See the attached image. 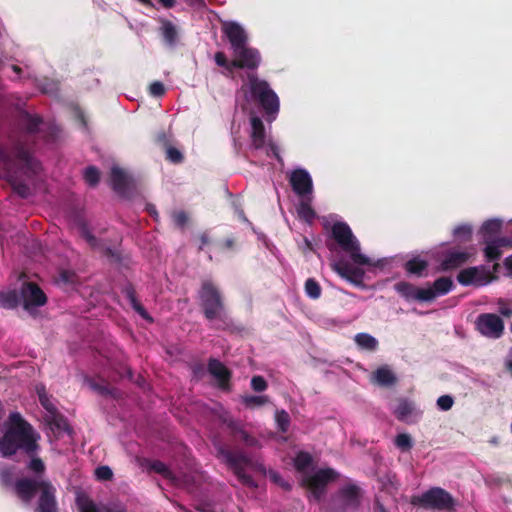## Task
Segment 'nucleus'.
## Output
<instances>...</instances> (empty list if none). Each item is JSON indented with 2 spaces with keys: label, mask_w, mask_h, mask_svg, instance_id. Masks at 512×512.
Segmentation results:
<instances>
[{
  "label": "nucleus",
  "mask_w": 512,
  "mask_h": 512,
  "mask_svg": "<svg viewBox=\"0 0 512 512\" xmlns=\"http://www.w3.org/2000/svg\"><path fill=\"white\" fill-rule=\"evenodd\" d=\"M4 426L5 431L0 438L1 457L11 458L18 451L27 456L38 454L40 434L19 412H11Z\"/></svg>",
  "instance_id": "nucleus-1"
},
{
  "label": "nucleus",
  "mask_w": 512,
  "mask_h": 512,
  "mask_svg": "<svg viewBox=\"0 0 512 512\" xmlns=\"http://www.w3.org/2000/svg\"><path fill=\"white\" fill-rule=\"evenodd\" d=\"M0 163L13 191L21 198H28L31 195L30 187L21 181L18 175L31 177L39 169V164L26 145L18 141L9 148H0Z\"/></svg>",
  "instance_id": "nucleus-2"
},
{
  "label": "nucleus",
  "mask_w": 512,
  "mask_h": 512,
  "mask_svg": "<svg viewBox=\"0 0 512 512\" xmlns=\"http://www.w3.org/2000/svg\"><path fill=\"white\" fill-rule=\"evenodd\" d=\"M14 493L25 504L37 495L34 512H58L57 489L43 477H21L14 484Z\"/></svg>",
  "instance_id": "nucleus-3"
},
{
  "label": "nucleus",
  "mask_w": 512,
  "mask_h": 512,
  "mask_svg": "<svg viewBox=\"0 0 512 512\" xmlns=\"http://www.w3.org/2000/svg\"><path fill=\"white\" fill-rule=\"evenodd\" d=\"M198 296L204 317L210 322L216 321L215 329L227 330L232 327V319L226 312L223 296L211 280L202 281Z\"/></svg>",
  "instance_id": "nucleus-4"
},
{
  "label": "nucleus",
  "mask_w": 512,
  "mask_h": 512,
  "mask_svg": "<svg viewBox=\"0 0 512 512\" xmlns=\"http://www.w3.org/2000/svg\"><path fill=\"white\" fill-rule=\"evenodd\" d=\"M234 59L228 60L226 54L218 51L214 55V61L217 66L222 67L225 76H231L235 69L255 70L261 63V55L255 48L248 47L247 44L240 49L233 51Z\"/></svg>",
  "instance_id": "nucleus-5"
},
{
  "label": "nucleus",
  "mask_w": 512,
  "mask_h": 512,
  "mask_svg": "<svg viewBox=\"0 0 512 512\" xmlns=\"http://www.w3.org/2000/svg\"><path fill=\"white\" fill-rule=\"evenodd\" d=\"M331 235L339 247L350 255L355 264L370 265L369 258L361 253L359 241L347 223L335 222L331 228Z\"/></svg>",
  "instance_id": "nucleus-6"
},
{
  "label": "nucleus",
  "mask_w": 512,
  "mask_h": 512,
  "mask_svg": "<svg viewBox=\"0 0 512 512\" xmlns=\"http://www.w3.org/2000/svg\"><path fill=\"white\" fill-rule=\"evenodd\" d=\"M410 503L426 510L447 512H453L456 505L453 496L440 487L430 488L421 495H413Z\"/></svg>",
  "instance_id": "nucleus-7"
},
{
  "label": "nucleus",
  "mask_w": 512,
  "mask_h": 512,
  "mask_svg": "<svg viewBox=\"0 0 512 512\" xmlns=\"http://www.w3.org/2000/svg\"><path fill=\"white\" fill-rule=\"evenodd\" d=\"M251 99L257 103L267 115L279 111V98L270 88L267 81L259 79L255 74H248Z\"/></svg>",
  "instance_id": "nucleus-8"
},
{
  "label": "nucleus",
  "mask_w": 512,
  "mask_h": 512,
  "mask_svg": "<svg viewBox=\"0 0 512 512\" xmlns=\"http://www.w3.org/2000/svg\"><path fill=\"white\" fill-rule=\"evenodd\" d=\"M217 457L225 462L244 486L257 487V483L252 476L245 472V467L251 464V460L244 452L232 451L224 445H219L217 447Z\"/></svg>",
  "instance_id": "nucleus-9"
},
{
  "label": "nucleus",
  "mask_w": 512,
  "mask_h": 512,
  "mask_svg": "<svg viewBox=\"0 0 512 512\" xmlns=\"http://www.w3.org/2000/svg\"><path fill=\"white\" fill-rule=\"evenodd\" d=\"M475 329L486 338L499 339L504 334L505 324L495 313H481L475 320Z\"/></svg>",
  "instance_id": "nucleus-10"
},
{
  "label": "nucleus",
  "mask_w": 512,
  "mask_h": 512,
  "mask_svg": "<svg viewBox=\"0 0 512 512\" xmlns=\"http://www.w3.org/2000/svg\"><path fill=\"white\" fill-rule=\"evenodd\" d=\"M494 276L485 266H474L462 269L457 275V281L463 286H485Z\"/></svg>",
  "instance_id": "nucleus-11"
},
{
  "label": "nucleus",
  "mask_w": 512,
  "mask_h": 512,
  "mask_svg": "<svg viewBox=\"0 0 512 512\" xmlns=\"http://www.w3.org/2000/svg\"><path fill=\"white\" fill-rule=\"evenodd\" d=\"M23 308L29 311L33 307H41L47 303V296L38 284L24 282L20 289Z\"/></svg>",
  "instance_id": "nucleus-12"
},
{
  "label": "nucleus",
  "mask_w": 512,
  "mask_h": 512,
  "mask_svg": "<svg viewBox=\"0 0 512 512\" xmlns=\"http://www.w3.org/2000/svg\"><path fill=\"white\" fill-rule=\"evenodd\" d=\"M472 256L473 252L467 249L460 250L455 247L449 248L442 253L440 269L442 271L455 270L466 264Z\"/></svg>",
  "instance_id": "nucleus-13"
},
{
  "label": "nucleus",
  "mask_w": 512,
  "mask_h": 512,
  "mask_svg": "<svg viewBox=\"0 0 512 512\" xmlns=\"http://www.w3.org/2000/svg\"><path fill=\"white\" fill-rule=\"evenodd\" d=\"M222 32L227 37L233 51L242 48L248 42L246 31L237 22H224L222 24Z\"/></svg>",
  "instance_id": "nucleus-14"
},
{
  "label": "nucleus",
  "mask_w": 512,
  "mask_h": 512,
  "mask_svg": "<svg viewBox=\"0 0 512 512\" xmlns=\"http://www.w3.org/2000/svg\"><path fill=\"white\" fill-rule=\"evenodd\" d=\"M293 191L299 196L311 194L313 191V182L307 170L298 168L291 172L289 178Z\"/></svg>",
  "instance_id": "nucleus-15"
},
{
  "label": "nucleus",
  "mask_w": 512,
  "mask_h": 512,
  "mask_svg": "<svg viewBox=\"0 0 512 512\" xmlns=\"http://www.w3.org/2000/svg\"><path fill=\"white\" fill-rule=\"evenodd\" d=\"M331 266L332 269L343 279L347 280L355 286H364V271L361 268L354 267L345 261L335 262Z\"/></svg>",
  "instance_id": "nucleus-16"
},
{
  "label": "nucleus",
  "mask_w": 512,
  "mask_h": 512,
  "mask_svg": "<svg viewBox=\"0 0 512 512\" xmlns=\"http://www.w3.org/2000/svg\"><path fill=\"white\" fill-rule=\"evenodd\" d=\"M395 291L407 301L426 302L432 296L430 291L418 288L407 281H400L394 285Z\"/></svg>",
  "instance_id": "nucleus-17"
},
{
  "label": "nucleus",
  "mask_w": 512,
  "mask_h": 512,
  "mask_svg": "<svg viewBox=\"0 0 512 512\" xmlns=\"http://www.w3.org/2000/svg\"><path fill=\"white\" fill-rule=\"evenodd\" d=\"M361 489L355 484H348L338 493V501L344 510H356L360 505Z\"/></svg>",
  "instance_id": "nucleus-18"
},
{
  "label": "nucleus",
  "mask_w": 512,
  "mask_h": 512,
  "mask_svg": "<svg viewBox=\"0 0 512 512\" xmlns=\"http://www.w3.org/2000/svg\"><path fill=\"white\" fill-rule=\"evenodd\" d=\"M338 473L332 468H325L318 470L312 476L307 477L304 480V484L308 489H325L328 483L336 480Z\"/></svg>",
  "instance_id": "nucleus-19"
},
{
  "label": "nucleus",
  "mask_w": 512,
  "mask_h": 512,
  "mask_svg": "<svg viewBox=\"0 0 512 512\" xmlns=\"http://www.w3.org/2000/svg\"><path fill=\"white\" fill-rule=\"evenodd\" d=\"M208 372L218 381V386L221 389L229 388L232 374L222 362L211 358L208 362Z\"/></svg>",
  "instance_id": "nucleus-20"
},
{
  "label": "nucleus",
  "mask_w": 512,
  "mask_h": 512,
  "mask_svg": "<svg viewBox=\"0 0 512 512\" xmlns=\"http://www.w3.org/2000/svg\"><path fill=\"white\" fill-rule=\"evenodd\" d=\"M130 184L131 179L123 169L119 167H113L111 169L110 185L117 194L125 195L130 188Z\"/></svg>",
  "instance_id": "nucleus-21"
},
{
  "label": "nucleus",
  "mask_w": 512,
  "mask_h": 512,
  "mask_svg": "<svg viewBox=\"0 0 512 512\" xmlns=\"http://www.w3.org/2000/svg\"><path fill=\"white\" fill-rule=\"evenodd\" d=\"M454 287L453 280L450 277L442 276L436 279L431 286L424 288L425 291H430L431 297L426 302L434 301L438 296L448 294Z\"/></svg>",
  "instance_id": "nucleus-22"
},
{
  "label": "nucleus",
  "mask_w": 512,
  "mask_h": 512,
  "mask_svg": "<svg viewBox=\"0 0 512 512\" xmlns=\"http://www.w3.org/2000/svg\"><path fill=\"white\" fill-rule=\"evenodd\" d=\"M79 232H80V236L85 239V241L88 243V245L92 248V249H99V250H103L104 251V254L108 257H115L116 256V253L114 252L113 249H111L110 247H104L102 245V242L101 240H99L96 236H94L90 230H89V227L86 223H81L80 226H79Z\"/></svg>",
  "instance_id": "nucleus-23"
},
{
  "label": "nucleus",
  "mask_w": 512,
  "mask_h": 512,
  "mask_svg": "<svg viewBox=\"0 0 512 512\" xmlns=\"http://www.w3.org/2000/svg\"><path fill=\"white\" fill-rule=\"evenodd\" d=\"M251 140L252 146L255 149H261L265 143V127L262 120L259 117L251 118Z\"/></svg>",
  "instance_id": "nucleus-24"
},
{
  "label": "nucleus",
  "mask_w": 512,
  "mask_h": 512,
  "mask_svg": "<svg viewBox=\"0 0 512 512\" xmlns=\"http://www.w3.org/2000/svg\"><path fill=\"white\" fill-rule=\"evenodd\" d=\"M429 263L427 260L420 258L419 256L413 257L404 264V269L409 275L417 277L426 276Z\"/></svg>",
  "instance_id": "nucleus-25"
},
{
  "label": "nucleus",
  "mask_w": 512,
  "mask_h": 512,
  "mask_svg": "<svg viewBox=\"0 0 512 512\" xmlns=\"http://www.w3.org/2000/svg\"><path fill=\"white\" fill-rule=\"evenodd\" d=\"M123 294L130 302L132 308L144 319L152 320L149 316L147 310L143 307V305L139 302L136 296V291L134 286L131 283H128L123 288Z\"/></svg>",
  "instance_id": "nucleus-26"
},
{
  "label": "nucleus",
  "mask_w": 512,
  "mask_h": 512,
  "mask_svg": "<svg viewBox=\"0 0 512 512\" xmlns=\"http://www.w3.org/2000/svg\"><path fill=\"white\" fill-rule=\"evenodd\" d=\"M373 381L383 387H390L397 381L395 374L387 367H379L372 375Z\"/></svg>",
  "instance_id": "nucleus-27"
},
{
  "label": "nucleus",
  "mask_w": 512,
  "mask_h": 512,
  "mask_svg": "<svg viewBox=\"0 0 512 512\" xmlns=\"http://www.w3.org/2000/svg\"><path fill=\"white\" fill-rule=\"evenodd\" d=\"M21 303V293L17 290L0 291V307L13 310Z\"/></svg>",
  "instance_id": "nucleus-28"
},
{
  "label": "nucleus",
  "mask_w": 512,
  "mask_h": 512,
  "mask_svg": "<svg viewBox=\"0 0 512 512\" xmlns=\"http://www.w3.org/2000/svg\"><path fill=\"white\" fill-rule=\"evenodd\" d=\"M87 383L94 392L101 396L111 397L114 399L119 397V391L116 388L110 386L104 380L99 382L94 379H89Z\"/></svg>",
  "instance_id": "nucleus-29"
},
{
  "label": "nucleus",
  "mask_w": 512,
  "mask_h": 512,
  "mask_svg": "<svg viewBox=\"0 0 512 512\" xmlns=\"http://www.w3.org/2000/svg\"><path fill=\"white\" fill-rule=\"evenodd\" d=\"M502 222L498 219H490L485 221L481 228L480 233L483 236L484 242L491 240L493 236L498 234L501 230Z\"/></svg>",
  "instance_id": "nucleus-30"
},
{
  "label": "nucleus",
  "mask_w": 512,
  "mask_h": 512,
  "mask_svg": "<svg viewBox=\"0 0 512 512\" xmlns=\"http://www.w3.org/2000/svg\"><path fill=\"white\" fill-rule=\"evenodd\" d=\"M355 343L363 350L373 352L378 348V341L368 333H358L355 335Z\"/></svg>",
  "instance_id": "nucleus-31"
},
{
  "label": "nucleus",
  "mask_w": 512,
  "mask_h": 512,
  "mask_svg": "<svg viewBox=\"0 0 512 512\" xmlns=\"http://www.w3.org/2000/svg\"><path fill=\"white\" fill-rule=\"evenodd\" d=\"M413 405L406 399H399L393 413L399 421H406L413 412Z\"/></svg>",
  "instance_id": "nucleus-32"
},
{
  "label": "nucleus",
  "mask_w": 512,
  "mask_h": 512,
  "mask_svg": "<svg viewBox=\"0 0 512 512\" xmlns=\"http://www.w3.org/2000/svg\"><path fill=\"white\" fill-rule=\"evenodd\" d=\"M242 403L249 409L261 407L269 403L267 395H246L242 397Z\"/></svg>",
  "instance_id": "nucleus-33"
},
{
  "label": "nucleus",
  "mask_w": 512,
  "mask_h": 512,
  "mask_svg": "<svg viewBox=\"0 0 512 512\" xmlns=\"http://www.w3.org/2000/svg\"><path fill=\"white\" fill-rule=\"evenodd\" d=\"M147 467L150 471H153V472L163 476L166 479L174 478L172 471L162 461H159V460L148 461Z\"/></svg>",
  "instance_id": "nucleus-34"
},
{
  "label": "nucleus",
  "mask_w": 512,
  "mask_h": 512,
  "mask_svg": "<svg viewBox=\"0 0 512 512\" xmlns=\"http://www.w3.org/2000/svg\"><path fill=\"white\" fill-rule=\"evenodd\" d=\"M485 243L484 255L486 260L489 262L499 260L502 256V252L495 240H487Z\"/></svg>",
  "instance_id": "nucleus-35"
},
{
  "label": "nucleus",
  "mask_w": 512,
  "mask_h": 512,
  "mask_svg": "<svg viewBox=\"0 0 512 512\" xmlns=\"http://www.w3.org/2000/svg\"><path fill=\"white\" fill-rule=\"evenodd\" d=\"M313 459L308 452L300 451L294 459V466L297 471L304 472L312 465Z\"/></svg>",
  "instance_id": "nucleus-36"
},
{
  "label": "nucleus",
  "mask_w": 512,
  "mask_h": 512,
  "mask_svg": "<svg viewBox=\"0 0 512 512\" xmlns=\"http://www.w3.org/2000/svg\"><path fill=\"white\" fill-rule=\"evenodd\" d=\"M14 466L3 465L0 467V483L4 487H13L16 481H13Z\"/></svg>",
  "instance_id": "nucleus-37"
},
{
  "label": "nucleus",
  "mask_w": 512,
  "mask_h": 512,
  "mask_svg": "<svg viewBox=\"0 0 512 512\" xmlns=\"http://www.w3.org/2000/svg\"><path fill=\"white\" fill-rule=\"evenodd\" d=\"M76 504L80 512H99L95 503L85 494L76 497Z\"/></svg>",
  "instance_id": "nucleus-38"
},
{
  "label": "nucleus",
  "mask_w": 512,
  "mask_h": 512,
  "mask_svg": "<svg viewBox=\"0 0 512 512\" xmlns=\"http://www.w3.org/2000/svg\"><path fill=\"white\" fill-rule=\"evenodd\" d=\"M31 459L27 464L28 470L35 474L34 477H41L45 473L46 466L41 458L36 455L29 456Z\"/></svg>",
  "instance_id": "nucleus-39"
},
{
  "label": "nucleus",
  "mask_w": 512,
  "mask_h": 512,
  "mask_svg": "<svg viewBox=\"0 0 512 512\" xmlns=\"http://www.w3.org/2000/svg\"><path fill=\"white\" fill-rule=\"evenodd\" d=\"M162 36L168 45H175L178 34L175 26L171 22L167 21L164 23L162 27Z\"/></svg>",
  "instance_id": "nucleus-40"
},
{
  "label": "nucleus",
  "mask_w": 512,
  "mask_h": 512,
  "mask_svg": "<svg viewBox=\"0 0 512 512\" xmlns=\"http://www.w3.org/2000/svg\"><path fill=\"white\" fill-rule=\"evenodd\" d=\"M41 123H42V118L40 116L25 113L24 124H25L26 131L29 134L37 133L39 131V126Z\"/></svg>",
  "instance_id": "nucleus-41"
},
{
  "label": "nucleus",
  "mask_w": 512,
  "mask_h": 512,
  "mask_svg": "<svg viewBox=\"0 0 512 512\" xmlns=\"http://www.w3.org/2000/svg\"><path fill=\"white\" fill-rule=\"evenodd\" d=\"M165 153V159L172 164H181L184 161V154L175 146H167L163 150Z\"/></svg>",
  "instance_id": "nucleus-42"
},
{
  "label": "nucleus",
  "mask_w": 512,
  "mask_h": 512,
  "mask_svg": "<svg viewBox=\"0 0 512 512\" xmlns=\"http://www.w3.org/2000/svg\"><path fill=\"white\" fill-rule=\"evenodd\" d=\"M305 293L311 299H318L321 296V286L314 278H308L305 282Z\"/></svg>",
  "instance_id": "nucleus-43"
},
{
  "label": "nucleus",
  "mask_w": 512,
  "mask_h": 512,
  "mask_svg": "<svg viewBox=\"0 0 512 512\" xmlns=\"http://www.w3.org/2000/svg\"><path fill=\"white\" fill-rule=\"evenodd\" d=\"M395 446L402 452L410 451L413 447V440L407 433H400L395 437Z\"/></svg>",
  "instance_id": "nucleus-44"
},
{
  "label": "nucleus",
  "mask_w": 512,
  "mask_h": 512,
  "mask_svg": "<svg viewBox=\"0 0 512 512\" xmlns=\"http://www.w3.org/2000/svg\"><path fill=\"white\" fill-rule=\"evenodd\" d=\"M456 239L462 242H469L472 239V227L470 225H459L453 230Z\"/></svg>",
  "instance_id": "nucleus-45"
},
{
  "label": "nucleus",
  "mask_w": 512,
  "mask_h": 512,
  "mask_svg": "<svg viewBox=\"0 0 512 512\" xmlns=\"http://www.w3.org/2000/svg\"><path fill=\"white\" fill-rule=\"evenodd\" d=\"M84 179L89 186H97L100 181L99 170L95 166H88L84 171Z\"/></svg>",
  "instance_id": "nucleus-46"
},
{
  "label": "nucleus",
  "mask_w": 512,
  "mask_h": 512,
  "mask_svg": "<svg viewBox=\"0 0 512 512\" xmlns=\"http://www.w3.org/2000/svg\"><path fill=\"white\" fill-rule=\"evenodd\" d=\"M275 420L278 426V429L285 433L288 431L290 426V416L288 412L285 410L276 411Z\"/></svg>",
  "instance_id": "nucleus-47"
},
{
  "label": "nucleus",
  "mask_w": 512,
  "mask_h": 512,
  "mask_svg": "<svg viewBox=\"0 0 512 512\" xmlns=\"http://www.w3.org/2000/svg\"><path fill=\"white\" fill-rule=\"evenodd\" d=\"M298 214L300 218L307 222H311L315 217L316 213L308 202L302 201L299 204Z\"/></svg>",
  "instance_id": "nucleus-48"
},
{
  "label": "nucleus",
  "mask_w": 512,
  "mask_h": 512,
  "mask_svg": "<svg viewBox=\"0 0 512 512\" xmlns=\"http://www.w3.org/2000/svg\"><path fill=\"white\" fill-rule=\"evenodd\" d=\"M155 142L162 150H164L167 146L173 144L172 135L165 131H159L155 136Z\"/></svg>",
  "instance_id": "nucleus-49"
},
{
  "label": "nucleus",
  "mask_w": 512,
  "mask_h": 512,
  "mask_svg": "<svg viewBox=\"0 0 512 512\" xmlns=\"http://www.w3.org/2000/svg\"><path fill=\"white\" fill-rule=\"evenodd\" d=\"M268 383L263 376L256 375L251 379V388L255 392H263L267 389Z\"/></svg>",
  "instance_id": "nucleus-50"
},
{
  "label": "nucleus",
  "mask_w": 512,
  "mask_h": 512,
  "mask_svg": "<svg viewBox=\"0 0 512 512\" xmlns=\"http://www.w3.org/2000/svg\"><path fill=\"white\" fill-rule=\"evenodd\" d=\"M172 219H173V222L174 224L178 227V228H184L188 222V215L185 211L183 210H179V211H174L172 213Z\"/></svg>",
  "instance_id": "nucleus-51"
},
{
  "label": "nucleus",
  "mask_w": 512,
  "mask_h": 512,
  "mask_svg": "<svg viewBox=\"0 0 512 512\" xmlns=\"http://www.w3.org/2000/svg\"><path fill=\"white\" fill-rule=\"evenodd\" d=\"M96 477L99 480L108 481L113 477V472L108 466H99L95 471Z\"/></svg>",
  "instance_id": "nucleus-52"
},
{
  "label": "nucleus",
  "mask_w": 512,
  "mask_h": 512,
  "mask_svg": "<svg viewBox=\"0 0 512 512\" xmlns=\"http://www.w3.org/2000/svg\"><path fill=\"white\" fill-rule=\"evenodd\" d=\"M225 423L227 425V428H228L230 434L234 438H237L238 434L243 429V425L239 421H236V420H233V419L225 420Z\"/></svg>",
  "instance_id": "nucleus-53"
},
{
  "label": "nucleus",
  "mask_w": 512,
  "mask_h": 512,
  "mask_svg": "<svg viewBox=\"0 0 512 512\" xmlns=\"http://www.w3.org/2000/svg\"><path fill=\"white\" fill-rule=\"evenodd\" d=\"M453 404L454 400L450 395H442L437 399V405L443 411L450 410Z\"/></svg>",
  "instance_id": "nucleus-54"
},
{
  "label": "nucleus",
  "mask_w": 512,
  "mask_h": 512,
  "mask_svg": "<svg viewBox=\"0 0 512 512\" xmlns=\"http://www.w3.org/2000/svg\"><path fill=\"white\" fill-rule=\"evenodd\" d=\"M269 477L274 483L278 484L284 490H286V491L291 490L292 485L288 481L284 480L279 473L270 472Z\"/></svg>",
  "instance_id": "nucleus-55"
},
{
  "label": "nucleus",
  "mask_w": 512,
  "mask_h": 512,
  "mask_svg": "<svg viewBox=\"0 0 512 512\" xmlns=\"http://www.w3.org/2000/svg\"><path fill=\"white\" fill-rule=\"evenodd\" d=\"M245 445L254 447L258 444V440L250 435L244 428L241 430V432L238 434V437Z\"/></svg>",
  "instance_id": "nucleus-56"
},
{
  "label": "nucleus",
  "mask_w": 512,
  "mask_h": 512,
  "mask_svg": "<svg viewBox=\"0 0 512 512\" xmlns=\"http://www.w3.org/2000/svg\"><path fill=\"white\" fill-rule=\"evenodd\" d=\"M149 92L154 97H161L165 93V87H164L162 82L155 81V82L150 84Z\"/></svg>",
  "instance_id": "nucleus-57"
},
{
  "label": "nucleus",
  "mask_w": 512,
  "mask_h": 512,
  "mask_svg": "<svg viewBox=\"0 0 512 512\" xmlns=\"http://www.w3.org/2000/svg\"><path fill=\"white\" fill-rule=\"evenodd\" d=\"M498 311L504 317L512 316V308L508 307L503 299H499L498 301Z\"/></svg>",
  "instance_id": "nucleus-58"
},
{
  "label": "nucleus",
  "mask_w": 512,
  "mask_h": 512,
  "mask_svg": "<svg viewBox=\"0 0 512 512\" xmlns=\"http://www.w3.org/2000/svg\"><path fill=\"white\" fill-rule=\"evenodd\" d=\"M38 396H39V401L41 403V405L48 411H51L52 409V405L49 403L48 401V398L45 394V391L44 389L43 390H38Z\"/></svg>",
  "instance_id": "nucleus-59"
},
{
  "label": "nucleus",
  "mask_w": 512,
  "mask_h": 512,
  "mask_svg": "<svg viewBox=\"0 0 512 512\" xmlns=\"http://www.w3.org/2000/svg\"><path fill=\"white\" fill-rule=\"evenodd\" d=\"M498 246L501 247H512V238L508 237H498L494 239Z\"/></svg>",
  "instance_id": "nucleus-60"
},
{
  "label": "nucleus",
  "mask_w": 512,
  "mask_h": 512,
  "mask_svg": "<svg viewBox=\"0 0 512 512\" xmlns=\"http://www.w3.org/2000/svg\"><path fill=\"white\" fill-rule=\"evenodd\" d=\"M235 246V239L234 238H227L223 241L221 244V248L223 250H231Z\"/></svg>",
  "instance_id": "nucleus-61"
},
{
  "label": "nucleus",
  "mask_w": 512,
  "mask_h": 512,
  "mask_svg": "<svg viewBox=\"0 0 512 512\" xmlns=\"http://www.w3.org/2000/svg\"><path fill=\"white\" fill-rule=\"evenodd\" d=\"M309 490L311 491L313 498L317 501H319L325 493V489H320V490L309 489Z\"/></svg>",
  "instance_id": "nucleus-62"
},
{
  "label": "nucleus",
  "mask_w": 512,
  "mask_h": 512,
  "mask_svg": "<svg viewBox=\"0 0 512 512\" xmlns=\"http://www.w3.org/2000/svg\"><path fill=\"white\" fill-rule=\"evenodd\" d=\"M158 2L165 8H172L176 3L175 0H158Z\"/></svg>",
  "instance_id": "nucleus-63"
},
{
  "label": "nucleus",
  "mask_w": 512,
  "mask_h": 512,
  "mask_svg": "<svg viewBox=\"0 0 512 512\" xmlns=\"http://www.w3.org/2000/svg\"><path fill=\"white\" fill-rule=\"evenodd\" d=\"M506 268L512 273V255L508 256L504 262Z\"/></svg>",
  "instance_id": "nucleus-64"
}]
</instances>
